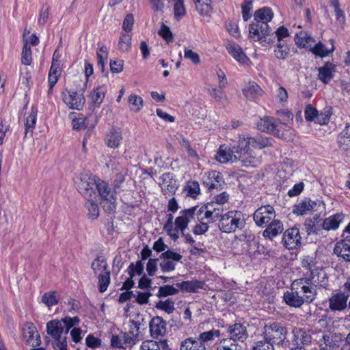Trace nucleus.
Here are the masks:
<instances>
[{
  "instance_id": "nucleus-1",
  "label": "nucleus",
  "mask_w": 350,
  "mask_h": 350,
  "mask_svg": "<svg viewBox=\"0 0 350 350\" xmlns=\"http://www.w3.org/2000/svg\"><path fill=\"white\" fill-rule=\"evenodd\" d=\"M312 276L301 277L293 281L291 291L284 293L285 303L291 307L299 308L304 304H311L317 296V287L321 288Z\"/></svg>"
},
{
  "instance_id": "nucleus-2",
  "label": "nucleus",
  "mask_w": 350,
  "mask_h": 350,
  "mask_svg": "<svg viewBox=\"0 0 350 350\" xmlns=\"http://www.w3.org/2000/svg\"><path fill=\"white\" fill-rule=\"evenodd\" d=\"M275 140L271 137L257 135L239 136L236 157L239 158L243 166H255L258 161L253 150H262L273 147Z\"/></svg>"
},
{
  "instance_id": "nucleus-3",
  "label": "nucleus",
  "mask_w": 350,
  "mask_h": 350,
  "mask_svg": "<svg viewBox=\"0 0 350 350\" xmlns=\"http://www.w3.org/2000/svg\"><path fill=\"white\" fill-rule=\"evenodd\" d=\"M75 187L84 198L99 196L101 200H109L112 197L109 183L92 174H80L75 181Z\"/></svg>"
},
{
  "instance_id": "nucleus-4",
  "label": "nucleus",
  "mask_w": 350,
  "mask_h": 350,
  "mask_svg": "<svg viewBox=\"0 0 350 350\" xmlns=\"http://www.w3.org/2000/svg\"><path fill=\"white\" fill-rule=\"evenodd\" d=\"M195 211V207L182 210L174 222L172 213L166 215L163 228L172 241H176L179 239V231L183 232L188 228L189 224L194 219Z\"/></svg>"
},
{
  "instance_id": "nucleus-5",
  "label": "nucleus",
  "mask_w": 350,
  "mask_h": 350,
  "mask_svg": "<svg viewBox=\"0 0 350 350\" xmlns=\"http://www.w3.org/2000/svg\"><path fill=\"white\" fill-rule=\"evenodd\" d=\"M256 126L258 130L261 132L272 134L286 141L292 139L291 136L294 132L291 128L286 129L288 126L286 124L281 122L273 117L267 116L260 118L256 124Z\"/></svg>"
},
{
  "instance_id": "nucleus-6",
  "label": "nucleus",
  "mask_w": 350,
  "mask_h": 350,
  "mask_svg": "<svg viewBox=\"0 0 350 350\" xmlns=\"http://www.w3.org/2000/svg\"><path fill=\"white\" fill-rule=\"evenodd\" d=\"M218 228L224 233L230 234L245 228L243 213L239 210H230L223 213L218 219Z\"/></svg>"
},
{
  "instance_id": "nucleus-7",
  "label": "nucleus",
  "mask_w": 350,
  "mask_h": 350,
  "mask_svg": "<svg viewBox=\"0 0 350 350\" xmlns=\"http://www.w3.org/2000/svg\"><path fill=\"white\" fill-rule=\"evenodd\" d=\"M287 334V328L279 322H273L265 326L264 338L273 344H277L282 347L289 345L288 339L286 338Z\"/></svg>"
},
{
  "instance_id": "nucleus-8",
  "label": "nucleus",
  "mask_w": 350,
  "mask_h": 350,
  "mask_svg": "<svg viewBox=\"0 0 350 350\" xmlns=\"http://www.w3.org/2000/svg\"><path fill=\"white\" fill-rule=\"evenodd\" d=\"M301 267L307 270L304 273L303 277L312 276V278L318 277V279L321 277L322 280L320 281L319 286L324 289H327L329 286L328 276L325 271L322 269L316 267V262L312 257L309 256H306L301 260Z\"/></svg>"
},
{
  "instance_id": "nucleus-9",
  "label": "nucleus",
  "mask_w": 350,
  "mask_h": 350,
  "mask_svg": "<svg viewBox=\"0 0 350 350\" xmlns=\"http://www.w3.org/2000/svg\"><path fill=\"white\" fill-rule=\"evenodd\" d=\"M63 103L70 109L80 111L83 109L85 103V98L82 93L73 89H66L62 92Z\"/></svg>"
},
{
  "instance_id": "nucleus-10",
  "label": "nucleus",
  "mask_w": 350,
  "mask_h": 350,
  "mask_svg": "<svg viewBox=\"0 0 350 350\" xmlns=\"http://www.w3.org/2000/svg\"><path fill=\"white\" fill-rule=\"evenodd\" d=\"M276 216L273 206L267 204L258 208L253 213V220L260 228H265L269 223L275 219Z\"/></svg>"
},
{
  "instance_id": "nucleus-11",
  "label": "nucleus",
  "mask_w": 350,
  "mask_h": 350,
  "mask_svg": "<svg viewBox=\"0 0 350 350\" xmlns=\"http://www.w3.org/2000/svg\"><path fill=\"white\" fill-rule=\"evenodd\" d=\"M282 243L288 250L297 249L301 245V237L299 228L293 226L287 228L282 234Z\"/></svg>"
},
{
  "instance_id": "nucleus-12",
  "label": "nucleus",
  "mask_w": 350,
  "mask_h": 350,
  "mask_svg": "<svg viewBox=\"0 0 350 350\" xmlns=\"http://www.w3.org/2000/svg\"><path fill=\"white\" fill-rule=\"evenodd\" d=\"M202 185L210 192L213 190H221L225 185L223 175L216 170H210L204 173L202 177Z\"/></svg>"
},
{
  "instance_id": "nucleus-13",
  "label": "nucleus",
  "mask_w": 350,
  "mask_h": 350,
  "mask_svg": "<svg viewBox=\"0 0 350 350\" xmlns=\"http://www.w3.org/2000/svg\"><path fill=\"white\" fill-rule=\"evenodd\" d=\"M197 211L204 215V217L209 222H215L218 220L220 216L224 213L223 206L216 204V202L212 200L200 208L197 206Z\"/></svg>"
},
{
  "instance_id": "nucleus-14",
  "label": "nucleus",
  "mask_w": 350,
  "mask_h": 350,
  "mask_svg": "<svg viewBox=\"0 0 350 350\" xmlns=\"http://www.w3.org/2000/svg\"><path fill=\"white\" fill-rule=\"evenodd\" d=\"M22 339L27 345L32 347H39L41 345L40 336L31 322H26L22 328Z\"/></svg>"
},
{
  "instance_id": "nucleus-15",
  "label": "nucleus",
  "mask_w": 350,
  "mask_h": 350,
  "mask_svg": "<svg viewBox=\"0 0 350 350\" xmlns=\"http://www.w3.org/2000/svg\"><path fill=\"white\" fill-rule=\"evenodd\" d=\"M311 336L309 335L304 329L294 327L292 331V338L288 339V346H284L285 348L291 349L294 347H302L305 345H308L310 342Z\"/></svg>"
},
{
  "instance_id": "nucleus-16",
  "label": "nucleus",
  "mask_w": 350,
  "mask_h": 350,
  "mask_svg": "<svg viewBox=\"0 0 350 350\" xmlns=\"http://www.w3.org/2000/svg\"><path fill=\"white\" fill-rule=\"evenodd\" d=\"M226 49L240 65H250L251 64L250 59L243 52L242 48L234 42H228L226 44Z\"/></svg>"
},
{
  "instance_id": "nucleus-17",
  "label": "nucleus",
  "mask_w": 350,
  "mask_h": 350,
  "mask_svg": "<svg viewBox=\"0 0 350 350\" xmlns=\"http://www.w3.org/2000/svg\"><path fill=\"white\" fill-rule=\"evenodd\" d=\"M271 29L269 25L254 22L249 25V36L254 41H260L270 34Z\"/></svg>"
},
{
  "instance_id": "nucleus-18",
  "label": "nucleus",
  "mask_w": 350,
  "mask_h": 350,
  "mask_svg": "<svg viewBox=\"0 0 350 350\" xmlns=\"http://www.w3.org/2000/svg\"><path fill=\"white\" fill-rule=\"evenodd\" d=\"M317 78L323 84H328L334 77L336 72V65L332 62H325L323 65L317 68Z\"/></svg>"
},
{
  "instance_id": "nucleus-19",
  "label": "nucleus",
  "mask_w": 350,
  "mask_h": 350,
  "mask_svg": "<svg viewBox=\"0 0 350 350\" xmlns=\"http://www.w3.org/2000/svg\"><path fill=\"white\" fill-rule=\"evenodd\" d=\"M161 181V191L164 196H173L178 188L177 180L174 178V175L172 172L163 173L159 178Z\"/></svg>"
},
{
  "instance_id": "nucleus-20",
  "label": "nucleus",
  "mask_w": 350,
  "mask_h": 350,
  "mask_svg": "<svg viewBox=\"0 0 350 350\" xmlns=\"http://www.w3.org/2000/svg\"><path fill=\"white\" fill-rule=\"evenodd\" d=\"M349 295L345 292H340L332 295L328 299L329 308L332 312L342 311L347 306Z\"/></svg>"
},
{
  "instance_id": "nucleus-21",
  "label": "nucleus",
  "mask_w": 350,
  "mask_h": 350,
  "mask_svg": "<svg viewBox=\"0 0 350 350\" xmlns=\"http://www.w3.org/2000/svg\"><path fill=\"white\" fill-rule=\"evenodd\" d=\"M345 214L342 212L334 213L328 217L322 219V228L326 231H334L339 228L340 225L344 222Z\"/></svg>"
},
{
  "instance_id": "nucleus-22",
  "label": "nucleus",
  "mask_w": 350,
  "mask_h": 350,
  "mask_svg": "<svg viewBox=\"0 0 350 350\" xmlns=\"http://www.w3.org/2000/svg\"><path fill=\"white\" fill-rule=\"evenodd\" d=\"M141 323L139 321L131 319L129 321V330L126 332H122L125 338V341L133 347L139 340V329Z\"/></svg>"
},
{
  "instance_id": "nucleus-23",
  "label": "nucleus",
  "mask_w": 350,
  "mask_h": 350,
  "mask_svg": "<svg viewBox=\"0 0 350 350\" xmlns=\"http://www.w3.org/2000/svg\"><path fill=\"white\" fill-rule=\"evenodd\" d=\"M227 332L230 336L229 339L234 342H244L248 337L246 327L240 323L229 325Z\"/></svg>"
},
{
  "instance_id": "nucleus-24",
  "label": "nucleus",
  "mask_w": 350,
  "mask_h": 350,
  "mask_svg": "<svg viewBox=\"0 0 350 350\" xmlns=\"http://www.w3.org/2000/svg\"><path fill=\"white\" fill-rule=\"evenodd\" d=\"M166 321L162 317H153L149 323L150 336L154 338L163 336L166 333Z\"/></svg>"
},
{
  "instance_id": "nucleus-25",
  "label": "nucleus",
  "mask_w": 350,
  "mask_h": 350,
  "mask_svg": "<svg viewBox=\"0 0 350 350\" xmlns=\"http://www.w3.org/2000/svg\"><path fill=\"white\" fill-rule=\"evenodd\" d=\"M38 112V106L36 105H31L30 111L28 113L24 120V137H27L28 135H29L30 137L33 135V131L36 125Z\"/></svg>"
},
{
  "instance_id": "nucleus-26",
  "label": "nucleus",
  "mask_w": 350,
  "mask_h": 350,
  "mask_svg": "<svg viewBox=\"0 0 350 350\" xmlns=\"http://www.w3.org/2000/svg\"><path fill=\"white\" fill-rule=\"evenodd\" d=\"M107 92V87L105 85H98L94 88L90 93L89 97L91 100L90 107L94 109L99 108L103 103L106 93Z\"/></svg>"
},
{
  "instance_id": "nucleus-27",
  "label": "nucleus",
  "mask_w": 350,
  "mask_h": 350,
  "mask_svg": "<svg viewBox=\"0 0 350 350\" xmlns=\"http://www.w3.org/2000/svg\"><path fill=\"white\" fill-rule=\"evenodd\" d=\"M321 221L320 214H315L312 217L306 218L304 225L307 234H319L323 230Z\"/></svg>"
},
{
  "instance_id": "nucleus-28",
  "label": "nucleus",
  "mask_w": 350,
  "mask_h": 350,
  "mask_svg": "<svg viewBox=\"0 0 350 350\" xmlns=\"http://www.w3.org/2000/svg\"><path fill=\"white\" fill-rule=\"evenodd\" d=\"M334 253L345 261L350 262V235L335 244Z\"/></svg>"
},
{
  "instance_id": "nucleus-29",
  "label": "nucleus",
  "mask_w": 350,
  "mask_h": 350,
  "mask_svg": "<svg viewBox=\"0 0 350 350\" xmlns=\"http://www.w3.org/2000/svg\"><path fill=\"white\" fill-rule=\"evenodd\" d=\"M262 232V237L272 241L275 237L281 234L284 230L282 222L279 219H274L265 226Z\"/></svg>"
},
{
  "instance_id": "nucleus-30",
  "label": "nucleus",
  "mask_w": 350,
  "mask_h": 350,
  "mask_svg": "<svg viewBox=\"0 0 350 350\" xmlns=\"http://www.w3.org/2000/svg\"><path fill=\"white\" fill-rule=\"evenodd\" d=\"M316 205L317 203L314 201L305 198L293 206L292 213L297 216H302L312 211Z\"/></svg>"
},
{
  "instance_id": "nucleus-31",
  "label": "nucleus",
  "mask_w": 350,
  "mask_h": 350,
  "mask_svg": "<svg viewBox=\"0 0 350 350\" xmlns=\"http://www.w3.org/2000/svg\"><path fill=\"white\" fill-rule=\"evenodd\" d=\"M237 151V147H233L232 149L228 148L225 145H221L218 149V151L215 155V159L221 163H226L229 161L232 160L234 157V160H239V158L236 157V152Z\"/></svg>"
},
{
  "instance_id": "nucleus-32",
  "label": "nucleus",
  "mask_w": 350,
  "mask_h": 350,
  "mask_svg": "<svg viewBox=\"0 0 350 350\" xmlns=\"http://www.w3.org/2000/svg\"><path fill=\"white\" fill-rule=\"evenodd\" d=\"M176 286L180 290L187 293H197L199 289H203L205 286V282L201 280H187L180 283H176Z\"/></svg>"
},
{
  "instance_id": "nucleus-33",
  "label": "nucleus",
  "mask_w": 350,
  "mask_h": 350,
  "mask_svg": "<svg viewBox=\"0 0 350 350\" xmlns=\"http://www.w3.org/2000/svg\"><path fill=\"white\" fill-rule=\"evenodd\" d=\"M122 139V131L120 129L112 127L106 135L105 142L108 147L118 148Z\"/></svg>"
},
{
  "instance_id": "nucleus-34",
  "label": "nucleus",
  "mask_w": 350,
  "mask_h": 350,
  "mask_svg": "<svg viewBox=\"0 0 350 350\" xmlns=\"http://www.w3.org/2000/svg\"><path fill=\"white\" fill-rule=\"evenodd\" d=\"M46 332L54 340L61 339L62 334L64 333V327L57 319H53L46 323Z\"/></svg>"
},
{
  "instance_id": "nucleus-35",
  "label": "nucleus",
  "mask_w": 350,
  "mask_h": 350,
  "mask_svg": "<svg viewBox=\"0 0 350 350\" xmlns=\"http://www.w3.org/2000/svg\"><path fill=\"white\" fill-rule=\"evenodd\" d=\"M74 131L84 130L88 127V120L82 113L70 112L68 115Z\"/></svg>"
},
{
  "instance_id": "nucleus-36",
  "label": "nucleus",
  "mask_w": 350,
  "mask_h": 350,
  "mask_svg": "<svg viewBox=\"0 0 350 350\" xmlns=\"http://www.w3.org/2000/svg\"><path fill=\"white\" fill-rule=\"evenodd\" d=\"M168 340L167 339L155 341L147 340L142 342L140 350H169Z\"/></svg>"
},
{
  "instance_id": "nucleus-37",
  "label": "nucleus",
  "mask_w": 350,
  "mask_h": 350,
  "mask_svg": "<svg viewBox=\"0 0 350 350\" xmlns=\"http://www.w3.org/2000/svg\"><path fill=\"white\" fill-rule=\"evenodd\" d=\"M196 208L195 215L197 216V219L199 221L193 228V232L196 235H202L205 234L209 229L208 224L211 222L206 220V218L204 217V215L197 211V206Z\"/></svg>"
},
{
  "instance_id": "nucleus-38",
  "label": "nucleus",
  "mask_w": 350,
  "mask_h": 350,
  "mask_svg": "<svg viewBox=\"0 0 350 350\" xmlns=\"http://www.w3.org/2000/svg\"><path fill=\"white\" fill-rule=\"evenodd\" d=\"M273 18V12L269 7H263L257 10L254 13V20L262 25L267 24Z\"/></svg>"
},
{
  "instance_id": "nucleus-39",
  "label": "nucleus",
  "mask_w": 350,
  "mask_h": 350,
  "mask_svg": "<svg viewBox=\"0 0 350 350\" xmlns=\"http://www.w3.org/2000/svg\"><path fill=\"white\" fill-rule=\"evenodd\" d=\"M295 44L299 48H308L315 42V40L307 31H300L295 38Z\"/></svg>"
},
{
  "instance_id": "nucleus-40",
  "label": "nucleus",
  "mask_w": 350,
  "mask_h": 350,
  "mask_svg": "<svg viewBox=\"0 0 350 350\" xmlns=\"http://www.w3.org/2000/svg\"><path fill=\"white\" fill-rule=\"evenodd\" d=\"M97 198H85L84 206L88 211V217L94 220L99 216V207L96 201Z\"/></svg>"
},
{
  "instance_id": "nucleus-41",
  "label": "nucleus",
  "mask_w": 350,
  "mask_h": 350,
  "mask_svg": "<svg viewBox=\"0 0 350 350\" xmlns=\"http://www.w3.org/2000/svg\"><path fill=\"white\" fill-rule=\"evenodd\" d=\"M338 144L344 151L350 150V124L347 123L338 137Z\"/></svg>"
},
{
  "instance_id": "nucleus-42",
  "label": "nucleus",
  "mask_w": 350,
  "mask_h": 350,
  "mask_svg": "<svg viewBox=\"0 0 350 350\" xmlns=\"http://www.w3.org/2000/svg\"><path fill=\"white\" fill-rule=\"evenodd\" d=\"M180 350H206V346L198 338L190 337L181 342Z\"/></svg>"
},
{
  "instance_id": "nucleus-43",
  "label": "nucleus",
  "mask_w": 350,
  "mask_h": 350,
  "mask_svg": "<svg viewBox=\"0 0 350 350\" xmlns=\"http://www.w3.org/2000/svg\"><path fill=\"white\" fill-rule=\"evenodd\" d=\"M132 33L120 32L118 43V49L122 53H126L131 49Z\"/></svg>"
},
{
  "instance_id": "nucleus-44",
  "label": "nucleus",
  "mask_w": 350,
  "mask_h": 350,
  "mask_svg": "<svg viewBox=\"0 0 350 350\" xmlns=\"http://www.w3.org/2000/svg\"><path fill=\"white\" fill-rule=\"evenodd\" d=\"M243 94L247 99L254 100L263 94V90L256 83L252 82L243 90Z\"/></svg>"
},
{
  "instance_id": "nucleus-45",
  "label": "nucleus",
  "mask_w": 350,
  "mask_h": 350,
  "mask_svg": "<svg viewBox=\"0 0 350 350\" xmlns=\"http://www.w3.org/2000/svg\"><path fill=\"white\" fill-rule=\"evenodd\" d=\"M195 5L200 16H207L213 11L211 0H195Z\"/></svg>"
},
{
  "instance_id": "nucleus-46",
  "label": "nucleus",
  "mask_w": 350,
  "mask_h": 350,
  "mask_svg": "<svg viewBox=\"0 0 350 350\" xmlns=\"http://www.w3.org/2000/svg\"><path fill=\"white\" fill-rule=\"evenodd\" d=\"M109 52L107 48L104 44L100 46L98 43V47L96 51V58H97V66L101 70L104 71L105 62L108 58Z\"/></svg>"
},
{
  "instance_id": "nucleus-47",
  "label": "nucleus",
  "mask_w": 350,
  "mask_h": 350,
  "mask_svg": "<svg viewBox=\"0 0 350 350\" xmlns=\"http://www.w3.org/2000/svg\"><path fill=\"white\" fill-rule=\"evenodd\" d=\"M91 268L93 269L95 274L99 271L104 273L105 271H109V267L105 258L103 256L96 257L91 264Z\"/></svg>"
},
{
  "instance_id": "nucleus-48",
  "label": "nucleus",
  "mask_w": 350,
  "mask_h": 350,
  "mask_svg": "<svg viewBox=\"0 0 350 350\" xmlns=\"http://www.w3.org/2000/svg\"><path fill=\"white\" fill-rule=\"evenodd\" d=\"M57 293L55 291L46 292L42 295L41 301L48 308L55 306L59 301V298L57 297Z\"/></svg>"
},
{
  "instance_id": "nucleus-49",
  "label": "nucleus",
  "mask_w": 350,
  "mask_h": 350,
  "mask_svg": "<svg viewBox=\"0 0 350 350\" xmlns=\"http://www.w3.org/2000/svg\"><path fill=\"white\" fill-rule=\"evenodd\" d=\"M334 49L335 48L334 45H332L330 49H327L325 46L321 42H319L312 48H311V51L316 56L323 58L333 53Z\"/></svg>"
},
{
  "instance_id": "nucleus-50",
  "label": "nucleus",
  "mask_w": 350,
  "mask_h": 350,
  "mask_svg": "<svg viewBox=\"0 0 350 350\" xmlns=\"http://www.w3.org/2000/svg\"><path fill=\"white\" fill-rule=\"evenodd\" d=\"M128 103L131 111L134 112L139 111L144 106V101L140 96L132 94L128 98Z\"/></svg>"
},
{
  "instance_id": "nucleus-51",
  "label": "nucleus",
  "mask_w": 350,
  "mask_h": 350,
  "mask_svg": "<svg viewBox=\"0 0 350 350\" xmlns=\"http://www.w3.org/2000/svg\"><path fill=\"white\" fill-rule=\"evenodd\" d=\"M98 291L101 293H105L107 290V288L111 282L110 271L100 273L98 275Z\"/></svg>"
},
{
  "instance_id": "nucleus-52",
  "label": "nucleus",
  "mask_w": 350,
  "mask_h": 350,
  "mask_svg": "<svg viewBox=\"0 0 350 350\" xmlns=\"http://www.w3.org/2000/svg\"><path fill=\"white\" fill-rule=\"evenodd\" d=\"M21 59L22 64L25 66H29L32 62V51L27 40H24Z\"/></svg>"
},
{
  "instance_id": "nucleus-53",
  "label": "nucleus",
  "mask_w": 350,
  "mask_h": 350,
  "mask_svg": "<svg viewBox=\"0 0 350 350\" xmlns=\"http://www.w3.org/2000/svg\"><path fill=\"white\" fill-rule=\"evenodd\" d=\"M221 332L219 329H213L211 330L200 333L198 338L200 340L202 343L206 346L207 342L219 338Z\"/></svg>"
},
{
  "instance_id": "nucleus-54",
  "label": "nucleus",
  "mask_w": 350,
  "mask_h": 350,
  "mask_svg": "<svg viewBox=\"0 0 350 350\" xmlns=\"http://www.w3.org/2000/svg\"><path fill=\"white\" fill-rule=\"evenodd\" d=\"M184 1L185 0H176L174 3V16L178 21H180L186 15V8Z\"/></svg>"
},
{
  "instance_id": "nucleus-55",
  "label": "nucleus",
  "mask_w": 350,
  "mask_h": 350,
  "mask_svg": "<svg viewBox=\"0 0 350 350\" xmlns=\"http://www.w3.org/2000/svg\"><path fill=\"white\" fill-rule=\"evenodd\" d=\"M225 87H220L219 85L218 87L208 85L206 88L208 94L215 99L216 102H220L221 99L225 96V93L224 91V88Z\"/></svg>"
},
{
  "instance_id": "nucleus-56",
  "label": "nucleus",
  "mask_w": 350,
  "mask_h": 350,
  "mask_svg": "<svg viewBox=\"0 0 350 350\" xmlns=\"http://www.w3.org/2000/svg\"><path fill=\"white\" fill-rule=\"evenodd\" d=\"M185 190L187 196L196 198L200 192V184L197 180H189L187 182Z\"/></svg>"
},
{
  "instance_id": "nucleus-57",
  "label": "nucleus",
  "mask_w": 350,
  "mask_h": 350,
  "mask_svg": "<svg viewBox=\"0 0 350 350\" xmlns=\"http://www.w3.org/2000/svg\"><path fill=\"white\" fill-rule=\"evenodd\" d=\"M174 304V301L172 299L167 298L164 301L160 300L158 301L155 307L167 314H172L175 310Z\"/></svg>"
},
{
  "instance_id": "nucleus-58",
  "label": "nucleus",
  "mask_w": 350,
  "mask_h": 350,
  "mask_svg": "<svg viewBox=\"0 0 350 350\" xmlns=\"http://www.w3.org/2000/svg\"><path fill=\"white\" fill-rule=\"evenodd\" d=\"M111 346L116 349H126V347H131L125 341L124 335L121 334V336L113 334L111 338Z\"/></svg>"
},
{
  "instance_id": "nucleus-59",
  "label": "nucleus",
  "mask_w": 350,
  "mask_h": 350,
  "mask_svg": "<svg viewBox=\"0 0 350 350\" xmlns=\"http://www.w3.org/2000/svg\"><path fill=\"white\" fill-rule=\"evenodd\" d=\"M290 52V49L285 43L278 42L274 50V54L278 59H285Z\"/></svg>"
},
{
  "instance_id": "nucleus-60",
  "label": "nucleus",
  "mask_w": 350,
  "mask_h": 350,
  "mask_svg": "<svg viewBox=\"0 0 350 350\" xmlns=\"http://www.w3.org/2000/svg\"><path fill=\"white\" fill-rule=\"evenodd\" d=\"M178 293V289L172 285H164L159 288L157 296L158 297H166Z\"/></svg>"
},
{
  "instance_id": "nucleus-61",
  "label": "nucleus",
  "mask_w": 350,
  "mask_h": 350,
  "mask_svg": "<svg viewBox=\"0 0 350 350\" xmlns=\"http://www.w3.org/2000/svg\"><path fill=\"white\" fill-rule=\"evenodd\" d=\"M126 271L129 275L131 277H134L135 274L139 275H142L144 271V264L142 260H137L135 265L133 262H131L128 267Z\"/></svg>"
},
{
  "instance_id": "nucleus-62",
  "label": "nucleus",
  "mask_w": 350,
  "mask_h": 350,
  "mask_svg": "<svg viewBox=\"0 0 350 350\" xmlns=\"http://www.w3.org/2000/svg\"><path fill=\"white\" fill-rule=\"evenodd\" d=\"M60 321H61V323H64V325L66 327V330L64 332L66 334H68V332L72 327H73L75 325H78L79 324L80 319L77 316L74 317H70L66 316V317L62 318Z\"/></svg>"
},
{
  "instance_id": "nucleus-63",
  "label": "nucleus",
  "mask_w": 350,
  "mask_h": 350,
  "mask_svg": "<svg viewBox=\"0 0 350 350\" xmlns=\"http://www.w3.org/2000/svg\"><path fill=\"white\" fill-rule=\"evenodd\" d=\"M217 350H241V347L237 344L231 342L230 339L224 338L220 341Z\"/></svg>"
},
{
  "instance_id": "nucleus-64",
  "label": "nucleus",
  "mask_w": 350,
  "mask_h": 350,
  "mask_svg": "<svg viewBox=\"0 0 350 350\" xmlns=\"http://www.w3.org/2000/svg\"><path fill=\"white\" fill-rule=\"evenodd\" d=\"M252 350H273V344L264 338V340L255 342Z\"/></svg>"
}]
</instances>
